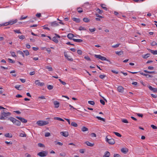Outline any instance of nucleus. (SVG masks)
Instances as JSON below:
<instances>
[{
	"mask_svg": "<svg viewBox=\"0 0 157 157\" xmlns=\"http://www.w3.org/2000/svg\"><path fill=\"white\" fill-rule=\"evenodd\" d=\"M96 118L99 120L102 121H105V119L104 118H101L100 117L97 116L96 117Z\"/></svg>",
	"mask_w": 157,
	"mask_h": 157,
	"instance_id": "obj_29",
	"label": "nucleus"
},
{
	"mask_svg": "<svg viewBox=\"0 0 157 157\" xmlns=\"http://www.w3.org/2000/svg\"><path fill=\"white\" fill-rule=\"evenodd\" d=\"M16 117L17 119L21 121L24 123H26L27 122V120L25 119L24 118L20 117L17 116Z\"/></svg>",
	"mask_w": 157,
	"mask_h": 157,
	"instance_id": "obj_9",
	"label": "nucleus"
},
{
	"mask_svg": "<svg viewBox=\"0 0 157 157\" xmlns=\"http://www.w3.org/2000/svg\"><path fill=\"white\" fill-rule=\"evenodd\" d=\"M7 110V109H6L1 111L0 115V120H6L11 115V113L10 112H8Z\"/></svg>",
	"mask_w": 157,
	"mask_h": 157,
	"instance_id": "obj_1",
	"label": "nucleus"
},
{
	"mask_svg": "<svg viewBox=\"0 0 157 157\" xmlns=\"http://www.w3.org/2000/svg\"><path fill=\"white\" fill-rule=\"evenodd\" d=\"M82 130L83 132H85L88 131V129L85 127H83L82 128Z\"/></svg>",
	"mask_w": 157,
	"mask_h": 157,
	"instance_id": "obj_35",
	"label": "nucleus"
},
{
	"mask_svg": "<svg viewBox=\"0 0 157 157\" xmlns=\"http://www.w3.org/2000/svg\"><path fill=\"white\" fill-rule=\"evenodd\" d=\"M50 136V133L49 132H47L45 134V137H48Z\"/></svg>",
	"mask_w": 157,
	"mask_h": 157,
	"instance_id": "obj_52",
	"label": "nucleus"
},
{
	"mask_svg": "<svg viewBox=\"0 0 157 157\" xmlns=\"http://www.w3.org/2000/svg\"><path fill=\"white\" fill-rule=\"evenodd\" d=\"M120 44H117L115 45H113L112 46V47L114 48H116L118 47V46H119Z\"/></svg>",
	"mask_w": 157,
	"mask_h": 157,
	"instance_id": "obj_49",
	"label": "nucleus"
},
{
	"mask_svg": "<svg viewBox=\"0 0 157 157\" xmlns=\"http://www.w3.org/2000/svg\"><path fill=\"white\" fill-rule=\"evenodd\" d=\"M113 133L115 134V135H116L117 136L121 137V135L119 133L116 132H114Z\"/></svg>",
	"mask_w": 157,
	"mask_h": 157,
	"instance_id": "obj_44",
	"label": "nucleus"
},
{
	"mask_svg": "<svg viewBox=\"0 0 157 157\" xmlns=\"http://www.w3.org/2000/svg\"><path fill=\"white\" fill-rule=\"evenodd\" d=\"M83 21L85 22H89L90 21V20L87 18L85 17L83 18Z\"/></svg>",
	"mask_w": 157,
	"mask_h": 157,
	"instance_id": "obj_30",
	"label": "nucleus"
},
{
	"mask_svg": "<svg viewBox=\"0 0 157 157\" xmlns=\"http://www.w3.org/2000/svg\"><path fill=\"white\" fill-rule=\"evenodd\" d=\"M77 10L78 12L79 13H81L83 12L82 9L80 7L77 8Z\"/></svg>",
	"mask_w": 157,
	"mask_h": 157,
	"instance_id": "obj_32",
	"label": "nucleus"
},
{
	"mask_svg": "<svg viewBox=\"0 0 157 157\" xmlns=\"http://www.w3.org/2000/svg\"><path fill=\"white\" fill-rule=\"evenodd\" d=\"M121 151L124 153H126L128 151V149L126 148H122L121 150Z\"/></svg>",
	"mask_w": 157,
	"mask_h": 157,
	"instance_id": "obj_16",
	"label": "nucleus"
},
{
	"mask_svg": "<svg viewBox=\"0 0 157 157\" xmlns=\"http://www.w3.org/2000/svg\"><path fill=\"white\" fill-rule=\"evenodd\" d=\"M100 103L102 104L103 105H105V102L104 101V100H103L102 99H101L100 100Z\"/></svg>",
	"mask_w": 157,
	"mask_h": 157,
	"instance_id": "obj_54",
	"label": "nucleus"
},
{
	"mask_svg": "<svg viewBox=\"0 0 157 157\" xmlns=\"http://www.w3.org/2000/svg\"><path fill=\"white\" fill-rule=\"evenodd\" d=\"M27 17V16H25V17H23V16H22L19 19V20H23L25 19Z\"/></svg>",
	"mask_w": 157,
	"mask_h": 157,
	"instance_id": "obj_47",
	"label": "nucleus"
},
{
	"mask_svg": "<svg viewBox=\"0 0 157 157\" xmlns=\"http://www.w3.org/2000/svg\"><path fill=\"white\" fill-rule=\"evenodd\" d=\"M11 56L13 57H15L16 56L15 53L14 52H12L11 53Z\"/></svg>",
	"mask_w": 157,
	"mask_h": 157,
	"instance_id": "obj_58",
	"label": "nucleus"
},
{
	"mask_svg": "<svg viewBox=\"0 0 157 157\" xmlns=\"http://www.w3.org/2000/svg\"><path fill=\"white\" fill-rule=\"evenodd\" d=\"M74 36V35L72 33H69L67 35V37L70 39H72V38Z\"/></svg>",
	"mask_w": 157,
	"mask_h": 157,
	"instance_id": "obj_22",
	"label": "nucleus"
},
{
	"mask_svg": "<svg viewBox=\"0 0 157 157\" xmlns=\"http://www.w3.org/2000/svg\"><path fill=\"white\" fill-rule=\"evenodd\" d=\"M5 136L6 137L11 138L12 137V135L11 134L9 133H7L5 134Z\"/></svg>",
	"mask_w": 157,
	"mask_h": 157,
	"instance_id": "obj_26",
	"label": "nucleus"
},
{
	"mask_svg": "<svg viewBox=\"0 0 157 157\" xmlns=\"http://www.w3.org/2000/svg\"><path fill=\"white\" fill-rule=\"evenodd\" d=\"M117 90L118 92L123 93L124 91V88L121 86H119L117 87Z\"/></svg>",
	"mask_w": 157,
	"mask_h": 157,
	"instance_id": "obj_13",
	"label": "nucleus"
},
{
	"mask_svg": "<svg viewBox=\"0 0 157 157\" xmlns=\"http://www.w3.org/2000/svg\"><path fill=\"white\" fill-rule=\"evenodd\" d=\"M149 51L150 52L152 53L153 55H157V51L155 50L154 51L152 50H151L150 49H149Z\"/></svg>",
	"mask_w": 157,
	"mask_h": 157,
	"instance_id": "obj_25",
	"label": "nucleus"
},
{
	"mask_svg": "<svg viewBox=\"0 0 157 157\" xmlns=\"http://www.w3.org/2000/svg\"><path fill=\"white\" fill-rule=\"evenodd\" d=\"M99 77L101 79H104L106 77V75H100Z\"/></svg>",
	"mask_w": 157,
	"mask_h": 157,
	"instance_id": "obj_48",
	"label": "nucleus"
},
{
	"mask_svg": "<svg viewBox=\"0 0 157 157\" xmlns=\"http://www.w3.org/2000/svg\"><path fill=\"white\" fill-rule=\"evenodd\" d=\"M64 56H65V58H66L67 59L69 60V61H73V59L72 58H70V56H68L67 54L65 52H64Z\"/></svg>",
	"mask_w": 157,
	"mask_h": 157,
	"instance_id": "obj_10",
	"label": "nucleus"
},
{
	"mask_svg": "<svg viewBox=\"0 0 157 157\" xmlns=\"http://www.w3.org/2000/svg\"><path fill=\"white\" fill-rule=\"evenodd\" d=\"M96 29L95 28L90 29H89V30L91 32H93L95 31Z\"/></svg>",
	"mask_w": 157,
	"mask_h": 157,
	"instance_id": "obj_57",
	"label": "nucleus"
},
{
	"mask_svg": "<svg viewBox=\"0 0 157 157\" xmlns=\"http://www.w3.org/2000/svg\"><path fill=\"white\" fill-rule=\"evenodd\" d=\"M71 126L75 127H77L78 126V125L75 122H71Z\"/></svg>",
	"mask_w": 157,
	"mask_h": 157,
	"instance_id": "obj_31",
	"label": "nucleus"
},
{
	"mask_svg": "<svg viewBox=\"0 0 157 157\" xmlns=\"http://www.w3.org/2000/svg\"><path fill=\"white\" fill-rule=\"evenodd\" d=\"M72 19L73 21L77 23H79L80 21V20L79 18H77L76 17H73L72 18Z\"/></svg>",
	"mask_w": 157,
	"mask_h": 157,
	"instance_id": "obj_19",
	"label": "nucleus"
},
{
	"mask_svg": "<svg viewBox=\"0 0 157 157\" xmlns=\"http://www.w3.org/2000/svg\"><path fill=\"white\" fill-rule=\"evenodd\" d=\"M60 155L62 156L65 157L66 155V154L65 153H60L59 154Z\"/></svg>",
	"mask_w": 157,
	"mask_h": 157,
	"instance_id": "obj_60",
	"label": "nucleus"
},
{
	"mask_svg": "<svg viewBox=\"0 0 157 157\" xmlns=\"http://www.w3.org/2000/svg\"><path fill=\"white\" fill-rule=\"evenodd\" d=\"M105 139L106 141L109 144H113L115 143V141L113 138L108 139L107 136Z\"/></svg>",
	"mask_w": 157,
	"mask_h": 157,
	"instance_id": "obj_7",
	"label": "nucleus"
},
{
	"mask_svg": "<svg viewBox=\"0 0 157 157\" xmlns=\"http://www.w3.org/2000/svg\"><path fill=\"white\" fill-rule=\"evenodd\" d=\"M60 134L65 137H67L68 136V133L67 132L65 131V132H60Z\"/></svg>",
	"mask_w": 157,
	"mask_h": 157,
	"instance_id": "obj_11",
	"label": "nucleus"
},
{
	"mask_svg": "<svg viewBox=\"0 0 157 157\" xmlns=\"http://www.w3.org/2000/svg\"><path fill=\"white\" fill-rule=\"evenodd\" d=\"M86 144L88 146L92 147L94 145V143H91L88 141H86L85 142Z\"/></svg>",
	"mask_w": 157,
	"mask_h": 157,
	"instance_id": "obj_21",
	"label": "nucleus"
},
{
	"mask_svg": "<svg viewBox=\"0 0 157 157\" xmlns=\"http://www.w3.org/2000/svg\"><path fill=\"white\" fill-rule=\"evenodd\" d=\"M115 53L118 56H120L123 54V52L122 51H116Z\"/></svg>",
	"mask_w": 157,
	"mask_h": 157,
	"instance_id": "obj_23",
	"label": "nucleus"
},
{
	"mask_svg": "<svg viewBox=\"0 0 157 157\" xmlns=\"http://www.w3.org/2000/svg\"><path fill=\"white\" fill-rule=\"evenodd\" d=\"M78 30L80 31L82 30H86V29L83 27H82V26H80Z\"/></svg>",
	"mask_w": 157,
	"mask_h": 157,
	"instance_id": "obj_41",
	"label": "nucleus"
},
{
	"mask_svg": "<svg viewBox=\"0 0 157 157\" xmlns=\"http://www.w3.org/2000/svg\"><path fill=\"white\" fill-rule=\"evenodd\" d=\"M23 52L25 53V55L26 56H28L29 54V53L28 50L23 51Z\"/></svg>",
	"mask_w": 157,
	"mask_h": 157,
	"instance_id": "obj_43",
	"label": "nucleus"
},
{
	"mask_svg": "<svg viewBox=\"0 0 157 157\" xmlns=\"http://www.w3.org/2000/svg\"><path fill=\"white\" fill-rule=\"evenodd\" d=\"M54 104L55 105V107L58 108L59 107V103L57 101H55L54 102Z\"/></svg>",
	"mask_w": 157,
	"mask_h": 157,
	"instance_id": "obj_15",
	"label": "nucleus"
},
{
	"mask_svg": "<svg viewBox=\"0 0 157 157\" xmlns=\"http://www.w3.org/2000/svg\"><path fill=\"white\" fill-rule=\"evenodd\" d=\"M38 145L39 147H44V145L43 144L40 143H38Z\"/></svg>",
	"mask_w": 157,
	"mask_h": 157,
	"instance_id": "obj_51",
	"label": "nucleus"
},
{
	"mask_svg": "<svg viewBox=\"0 0 157 157\" xmlns=\"http://www.w3.org/2000/svg\"><path fill=\"white\" fill-rule=\"evenodd\" d=\"M5 143H6V144L9 145L10 144H12V143L11 142H8L7 141H5Z\"/></svg>",
	"mask_w": 157,
	"mask_h": 157,
	"instance_id": "obj_61",
	"label": "nucleus"
},
{
	"mask_svg": "<svg viewBox=\"0 0 157 157\" xmlns=\"http://www.w3.org/2000/svg\"><path fill=\"white\" fill-rule=\"evenodd\" d=\"M94 56L96 58L102 60L109 61V60L107 59L105 57H103L100 55H95Z\"/></svg>",
	"mask_w": 157,
	"mask_h": 157,
	"instance_id": "obj_6",
	"label": "nucleus"
},
{
	"mask_svg": "<svg viewBox=\"0 0 157 157\" xmlns=\"http://www.w3.org/2000/svg\"><path fill=\"white\" fill-rule=\"evenodd\" d=\"M148 69L149 70H152L154 69V67L151 66H150L148 67Z\"/></svg>",
	"mask_w": 157,
	"mask_h": 157,
	"instance_id": "obj_63",
	"label": "nucleus"
},
{
	"mask_svg": "<svg viewBox=\"0 0 157 157\" xmlns=\"http://www.w3.org/2000/svg\"><path fill=\"white\" fill-rule=\"evenodd\" d=\"M114 157H121L120 155L118 154H115L113 156Z\"/></svg>",
	"mask_w": 157,
	"mask_h": 157,
	"instance_id": "obj_62",
	"label": "nucleus"
},
{
	"mask_svg": "<svg viewBox=\"0 0 157 157\" xmlns=\"http://www.w3.org/2000/svg\"><path fill=\"white\" fill-rule=\"evenodd\" d=\"M77 52L78 54L80 55H82V51L80 50H78L77 51Z\"/></svg>",
	"mask_w": 157,
	"mask_h": 157,
	"instance_id": "obj_53",
	"label": "nucleus"
},
{
	"mask_svg": "<svg viewBox=\"0 0 157 157\" xmlns=\"http://www.w3.org/2000/svg\"><path fill=\"white\" fill-rule=\"evenodd\" d=\"M149 54H147L145 55H143V57L144 59L147 58L149 56Z\"/></svg>",
	"mask_w": 157,
	"mask_h": 157,
	"instance_id": "obj_33",
	"label": "nucleus"
},
{
	"mask_svg": "<svg viewBox=\"0 0 157 157\" xmlns=\"http://www.w3.org/2000/svg\"><path fill=\"white\" fill-rule=\"evenodd\" d=\"M124 123H128V121L126 119H122L121 120Z\"/></svg>",
	"mask_w": 157,
	"mask_h": 157,
	"instance_id": "obj_45",
	"label": "nucleus"
},
{
	"mask_svg": "<svg viewBox=\"0 0 157 157\" xmlns=\"http://www.w3.org/2000/svg\"><path fill=\"white\" fill-rule=\"evenodd\" d=\"M53 86L51 85H48L47 86L48 89L49 90H52L53 88Z\"/></svg>",
	"mask_w": 157,
	"mask_h": 157,
	"instance_id": "obj_40",
	"label": "nucleus"
},
{
	"mask_svg": "<svg viewBox=\"0 0 157 157\" xmlns=\"http://www.w3.org/2000/svg\"><path fill=\"white\" fill-rule=\"evenodd\" d=\"M110 155V153L108 151L105 152L104 155H103V157H109Z\"/></svg>",
	"mask_w": 157,
	"mask_h": 157,
	"instance_id": "obj_18",
	"label": "nucleus"
},
{
	"mask_svg": "<svg viewBox=\"0 0 157 157\" xmlns=\"http://www.w3.org/2000/svg\"><path fill=\"white\" fill-rule=\"evenodd\" d=\"M151 126L153 129H156L157 128V127L154 125H151Z\"/></svg>",
	"mask_w": 157,
	"mask_h": 157,
	"instance_id": "obj_55",
	"label": "nucleus"
},
{
	"mask_svg": "<svg viewBox=\"0 0 157 157\" xmlns=\"http://www.w3.org/2000/svg\"><path fill=\"white\" fill-rule=\"evenodd\" d=\"M19 136L21 137H25L26 136L25 133L24 132L23 133H21L20 134Z\"/></svg>",
	"mask_w": 157,
	"mask_h": 157,
	"instance_id": "obj_36",
	"label": "nucleus"
},
{
	"mask_svg": "<svg viewBox=\"0 0 157 157\" xmlns=\"http://www.w3.org/2000/svg\"><path fill=\"white\" fill-rule=\"evenodd\" d=\"M51 26H56L59 25L58 24L56 21L52 22L51 23Z\"/></svg>",
	"mask_w": 157,
	"mask_h": 157,
	"instance_id": "obj_17",
	"label": "nucleus"
},
{
	"mask_svg": "<svg viewBox=\"0 0 157 157\" xmlns=\"http://www.w3.org/2000/svg\"><path fill=\"white\" fill-rule=\"evenodd\" d=\"M48 123V121H39L36 122V124L39 126H42L47 125Z\"/></svg>",
	"mask_w": 157,
	"mask_h": 157,
	"instance_id": "obj_4",
	"label": "nucleus"
},
{
	"mask_svg": "<svg viewBox=\"0 0 157 157\" xmlns=\"http://www.w3.org/2000/svg\"><path fill=\"white\" fill-rule=\"evenodd\" d=\"M96 10L97 12L100 14H101L103 12L102 10H100L99 8H97Z\"/></svg>",
	"mask_w": 157,
	"mask_h": 157,
	"instance_id": "obj_39",
	"label": "nucleus"
},
{
	"mask_svg": "<svg viewBox=\"0 0 157 157\" xmlns=\"http://www.w3.org/2000/svg\"><path fill=\"white\" fill-rule=\"evenodd\" d=\"M13 31L16 33H21L20 30L19 29L17 30V29H15L13 30Z\"/></svg>",
	"mask_w": 157,
	"mask_h": 157,
	"instance_id": "obj_34",
	"label": "nucleus"
},
{
	"mask_svg": "<svg viewBox=\"0 0 157 157\" xmlns=\"http://www.w3.org/2000/svg\"><path fill=\"white\" fill-rule=\"evenodd\" d=\"M18 52L23 57H24V54L22 51L19 50L18 51Z\"/></svg>",
	"mask_w": 157,
	"mask_h": 157,
	"instance_id": "obj_46",
	"label": "nucleus"
},
{
	"mask_svg": "<svg viewBox=\"0 0 157 157\" xmlns=\"http://www.w3.org/2000/svg\"><path fill=\"white\" fill-rule=\"evenodd\" d=\"M15 88L19 90H21L23 89V87L21 85H16L15 86Z\"/></svg>",
	"mask_w": 157,
	"mask_h": 157,
	"instance_id": "obj_14",
	"label": "nucleus"
},
{
	"mask_svg": "<svg viewBox=\"0 0 157 157\" xmlns=\"http://www.w3.org/2000/svg\"><path fill=\"white\" fill-rule=\"evenodd\" d=\"M48 152L47 151H42L37 154V155L41 157H45L47 155Z\"/></svg>",
	"mask_w": 157,
	"mask_h": 157,
	"instance_id": "obj_5",
	"label": "nucleus"
},
{
	"mask_svg": "<svg viewBox=\"0 0 157 157\" xmlns=\"http://www.w3.org/2000/svg\"><path fill=\"white\" fill-rule=\"evenodd\" d=\"M35 84L40 86H43L44 85V82H41L38 80H36L35 81Z\"/></svg>",
	"mask_w": 157,
	"mask_h": 157,
	"instance_id": "obj_8",
	"label": "nucleus"
},
{
	"mask_svg": "<svg viewBox=\"0 0 157 157\" xmlns=\"http://www.w3.org/2000/svg\"><path fill=\"white\" fill-rule=\"evenodd\" d=\"M17 21V19H12L9 21L8 22L5 23L1 25H0L1 26H7L9 25H12L16 23Z\"/></svg>",
	"mask_w": 157,
	"mask_h": 157,
	"instance_id": "obj_2",
	"label": "nucleus"
},
{
	"mask_svg": "<svg viewBox=\"0 0 157 157\" xmlns=\"http://www.w3.org/2000/svg\"><path fill=\"white\" fill-rule=\"evenodd\" d=\"M88 103L89 104L93 105H94L95 104L94 102L93 101H88Z\"/></svg>",
	"mask_w": 157,
	"mask_h": 157,
	"instance_id": "obj_42",
	"label": "nucleus"
},
{
	"mask_svg": "<svg viewBox=\"0 0 157 157\" xmlns=\"http://www.w3.org/2000/svg\"><path fill=\"white\" fill-rule=\"evenodd\" d=\"M36 16L38 17H40L41 16V13H37L36 15Z\"/></svg>",
	"mask_w": 157,
	"mask_h": 157,
	"instance_id": "obj_59",
	"label": "nucleus"
},
{
	"mask_svg": "<svg viewBox=\"0 0 157 157\" xmlns=\"http://www.w3.org/2000/svg\"><path fill=\"white\" fill-rule=\"evenodd\" d=\"M18 37L20 39H21V40H23L25 38V36L23 35H21V36L19 35L18 36Z\"/></svg>",
	"mask_w": 157,
	"mask_h": 157,
	"instance_id": "obj_38",
	"label": "nucleus"
},
{
	"mask_svg": "<svg viewBox=\"0 0 157 157\" xmlns=\"http://www.w3.org/2000/svg\"><path fill=\"white\" fill-rule=\"evenodd\" d=\"M8 120H10V121H12L13 124H15L17 126H19L21 124V123L20 121L16 119L14 117H11L8 118Z\"/></svg>",
	"mask_w": 157,
	"mask_h": 157,
	"instance_id": "obj_3",
	"label": "nucleus"
},
{
	"mask_svg": "<svg viewBox=\"0 0 157 157\" xmlns=\"http://www.w3.org/2000/svg\"><path fill=\"white\" fill-rule=\"evenodd\" d=\"M52 40L56 43H57L58 42V40L56 39V37H54L52 38Z\"/></svg>",
	"mask_w": 157,
	"mask_h": 157,
	"instance_id": "obj_37",
	"label": "nucleus"
},
{
	"mask_svg": "<svg viewBox=\"0 0 157 157\" xmlns=\"http://www.w3.org/2000/svg\"><path fill=\"white\" fill-rule=\"evenodd\" d=\"M45 68L48 69L49 71H52L53 69L51 66H47L45 67Z\"/></svg>",
	"mask_w": 157,
	"mask_h": 157,
	"instance_id": "obj_20",
	"label": "nucleus"
},
{
	"mask_svg": "<svg viewBox=\"0 0 157 157\" xmlns=\"http://www.w3.org/2000/svg\"><path fill=\"white\" fill-rule=\"evenodd\" d=\"M151 45L152 46L155 45L157 46V43L155 41H153L151 44Z\"/></svg>",
	"mask_w": 157,
	"mask_h": 157,
	"instance_id": "obj_50",
	"label": "nucleus"
},
{
	"mask_svg": "<svg viewBox=\"0 0 157 157\" xmlns=\"http://www.w3.org/2000/svg\"><path fill=\"white\" fill-rule=\"evenodd\" d=\"M79 152L81 153H84V150L83 149H81L79 150Z\"/></svg>",
	"mask_w": 157,
	"mask_h": 157,
	"instance_id": "obj_64",
	"label": "nucleus"
},
{
	"mask_svg": "<svg viewBox=\"0 0 157 157\" xmlns=\"http://www.w3.org/2000/svg\"><path fill=\"white\" fill-rule=\"evenodd\" d=\"M101 6L102 8L104 10H107V8L105 6V4H101Z\"/></svg>",
	"mask_w": 157,
	"mask_h": 157,
	"instance_id": "obj_28",
	"label": "nucleus"
},
{
	"mask_svg": "<svg viewBox=\"0 0 157 157\" xmlns=\"http://www.w3.org/2000/svg\"><path fill=\"white\" fill-rule=\"evenodd\" d=\"M73 41L76 42L80 43L82 41V40L80 39H73Z\"/></svg>",
	"mask_w": 157,
	"mask_h": 157,
	"instance_id": "obj_24",
	"label": "nucleus"
},
{
	"mask_svg": "<svg viewBox=\"0 0 157 157\" xmlns=\"http://www.w3.org/2000/svg\"><path fill=\"white\" fill-rule=\"evenodd\" d=\"M54 119L55 120H57L58 121H64L63 119H62V118H61L59 117H55L54 118Z\"/></svg>",
	"mask_w": 157,
	"mask_h": 157,
	"instance_id": "obj_27",
	"label": "nucleus"
},
{
	"mask_svg": "<svg viewBox=\"0 0 157 157\" xmlns=\"http://www.w3.org/2000/svg\"><path fill=\"white\" fill-rule=\"evenodd\" d=\"M148 87L150 90L152 91L153 92L155 93H156L157 92V88H153L151 86H149Z\"/></svg>",
	"mask_w": 157,
	"mask_h": 157,
	"instance_id": "obj_12",
	"label": "nucleus"
},
{
	"mask_svg": "<svg viewBox=\"0 0 157 157\" xmlns=\"http://www.w3.org/2000/svg\"><path fill=\"white\" fill-rule=\"evenodd\" d=\"M8 60H9V61L11 63H14V62L11 59H8Z\"/></svg>",
	"mask_w": 157,
	"mask_h": 157,
	"instance_id": "obj_56",
	"label": "nucleus"
}]
</instances>
